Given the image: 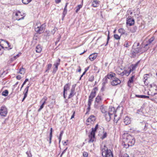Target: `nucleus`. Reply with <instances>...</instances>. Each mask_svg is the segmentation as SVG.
<instances>
[{"label": "nucleus", "mask_w": 157, "mask_h": 157, "mask_svg": "<svg viewBox=\"0 0 157 157\" xmlns=\"http://www.w3.org/2000/svg\"><path fill=\"white\" fill-rule=\"evenodd\" d=\"M149 45L147 44L144 47L140 46L139 47L141 51V53H142L147 51L149 48Z\"/></svg>", "instance_id": "nucleus-13"}, {"label": "nucleus", "mask_w": 157, "mask_h": 157, "mask_svg": "<svg viewBox=\"0 0 157 157\" xmlns=\"http://www.w3.org/2000/svg\"><path fill=\"white\" fill-rule=\"evenodd\" d=\"M45 25L43 24L41 25L40 26H37V27H35V30L38 34H41L43 33L45 28Z\"/></svg>", "instance_id": "nucleus-6"}, {"label": "nucleus", "mask_w": 157, "mask_h": 157, "mask_svg": "<svg viewBox=\"0 0 157 157\" xmlns=\"http://www.w3.org/2000/svg\"><path fill=\"white\" fill-rule=\"evenodd\" d=\"M57 30V28L55 27L51 31V33L54 34Z\"/></svg>", "instance_id": "nucleus-46"}, {"label": "nucleus", "mask_w": 157, "mask_h": 157, "mask_svg": "<svg viewBox=\"0 0 157 157\" xmlns=\"http://www.w3.org/2000/svg\"><path fill=\"white\" fill-rule=\"evenodd\" d=\"M124 141L128 143V146H132L135 143L134 138L131 135H128L125 138H124Z\"/></svg>", "instance_id": "nucleus-3"}, {"label": "nucleus", "mask_w": 157, "mask_h": 157, "mask_svg": "<svg viewBox=\"0 0 157 157\" xmlns=\"http://www.w3.org/2000/svg\"><path fill=\"white\" fill-rule=\"evenodd\" d=\"M135 96L138 98H148L149 97L148 96H146L145 95H136Z\"/></svg>", "instance_id": "nucleus-24"}, {"label": "nucleus", "mask_w": 157, "mask_h": 157, "mask_svg": "<svg viewBox=\"0 0 157 157\" xmlns=\"http://www.w3.org/2000/svg\"><path fill=\"white\" fill-rule=\"evenodd\" d=\"M83 156L84 157H87L88 156V153L86 152H84L83 153Z\"/></svg>", "instance_id": "nucleus-52"}, {"label": "nucleus", "mask_w": 157, "mask_h": 157, "mask_svg": "<svg viewBox=\"0 0 157 157\" xmlns=\"http://www.w3.org/2000/svg\"><path fill=\"white\" fill-rule=\"evenodd\" d=\"M107 133L106 132H104L102 136L101 137V139L103 140L107 137Z\"/></svg>", "instance_id": "nucleus-44"}, {"label": "nucleus", "mask_w": 157, "mask_h": 157, "mask_svg": "<svg viewBox=\"0 0 157 157\" xmlns=\"http://www.w3.org/2000/svg\"><path fill=\"white\" fill-rule=\"evenodd\" d=\"M98 90L97 87H95L93 89L91 92L90 95L88 97V102H92L93 101L94 98L95 97L97 91Z\"/></svg>", "instance_id": "nucleus-5"}, {"label": "nucleus", "mask_w": 157, "mask_h": 157, "mask_svg": "<svg viewBox=\"0 0 157 157\" xmlns=\"http://www.w3.org/2000/svg\"><path fill=\"white\" fill-rule=\"evenodd\" d=\"M103 100L102 97L100 94L96 97L94 102V107L96 109H98L100 105L102 104Z\"/></svg>", "instance_id": "nucleus-4"}, {"label": "nucleus", "mask_w": 157, "mask_h": 157, "mask_svg": "<svg viewBox=\"0 0 157 157\" xmlns=\"http://www.w3.org/2000/svg\"><path fill=\"white\" fill-rule=\"evenodd\" d=\"M47 98L46 97H44L40 102V103H41V105L40 106V108L38 110V112L40 111L41 110L44 108V105L46 103Z\"/></svg>", "instance_id": "nucleus-9"}, {"label": "nucleus", "mask_w": 157, "mask_h": 157, "mask_svg": "<svg viewBox=\"0 0 157 157\" xmlns=\"http://www.w3.org/2000/svg\"><path fill=\"white\" fill-rule=\"evenodd\" d=\"M93 2L98 5L100 2L98 0H94Z\"/></svg>", "instance_id": "nucleus-55"}, {"label": "nucleus", "mask_w": 157, "mask_h": 157, "mask_svg": "<svg viewBox=\"0 0 157 157\" xmlns=\"http://www.w3.org/2000/svg\"><path fill=\"white\" fill-rule=\"evenodd\" d=\"M60 38H61L60 36H59L57 38V40L55 42V43L56 45L57 44L59 41V40L60 39Z\"/></svg>", "instance_id": "nucleus-54"}, {"label": "nucleus", "mask_w": 157, "mask_h": 157, "mask_svg": "<svg viewBox=\"0 0 157 157\" xmlns=\"http://www.w3.org/2000/svg\"><path fill=\"white\" fill-rule=\"evenodd\" d=\"M32 0H22L23 3L25 4H27L31 1Z\"/></svg>", "instance_id": "nucleus-42"}, {"label": "nucleus", "mask_w": 157, "mask_h": 157, "mask_svg": "<svg viewBox=\"0 0 157 157\" xmlns=\"http://www.w3.org/2000/svg\"><path fill=\"white\" fill-rule=\"evenodd\" d=\"M36 52L37 53H40L42 51V48L40 45H38L36 47Z\"/></svg>", "instance_id": "nucleus-31"}, {"label": "nucleus", "mask_w": 157, "mask_h": 157, "mask_svg": "<svg viewBox=\"0 0 157 157\" xmlns=\"http://www.w3.org/2000/svg\"><path fill=\"white\" fill-rule=\"evenodd\" d=\"M58 69V68L55 67V68H54L53 70V73H55L56 71H57Z\"/></svg>", "instance_id": "nucleus-58"}, {"label": "nucleus", "mask_w": 157, "mask_h": 157, "mask_svg": "<svg viewBox=\"0 0 157 157\" xmlns=\"http://www.w3.org/2000/svg\"><path fill=\"white\" fill-rule=\"evenodd\" d=\"M109 39H110V37H109V34L108 35V36H107V42L106 43V44L105 45V46H106L107 45H108V44L109 41Z\"/></svg>", "instance_id": "nucleus-50"}, {"label": "nucleus", "mask_w": 157, "mask_h": 157, "mask_svg": "<svg viewBox=\"0 0 157 157\" xmlns=\"http://www.w3.org/2000/svg\"><path fill=\"white\" fill-rule=\"evenodd\" d=\"M104 114L105 115H104L106 121H109L111 118L112 116L110 115V114L108 113H107V112L106 113H105Z\"/></svg>", "instance_id": "nucleus-17"}, {"label": "nucleus", "mask_w": 157, "mask_h": 157, "mask_svg": "<svg viewBox=\"0 0 157 157\" xmlns=\"http://www.w3.org/2000/svg\"><path fill=\"white\" fill-rule=\"evenodd\" d=\"M16 78L18 80H20L21 78V77L20 75H18L16 77Z\"/></svg>", "instance_id": "nucleus-59"}, {"label": "nucleus", "mask_w": 157, "mask_h": 157, "mask_svg": "<svg viewBox=\"0 0 157 157\" xmlns=\"http://www.w3.org/2000/svg\"><path fill=\"white\" fill-rule=\"evenodd\" d=\"M50 133L49 135V143L51 144V140L52 137V128H50Z\"/></svg>", "instance_id": "nucleus-36"}, {"label": "nucleus", "mask_w": 157, "mask_h": 157, "mask_svg": "<svg viewBox=\"0 0 157 157\" xmlns=\"http://www.w3.org/2000/svg\"><path fill=\"white\" fill-rule=\"evenodd\" d=\"M106 76L108 79L113 80L116 77V74L115 73L111 72Z\"/></svg>", "instance_id": "nucleus-14"}, {"label": "nucleus", "mask_w": 157, "mask_h": 157, "mask_svg": "<svg viewBox=\"0 0 157 157\" xmlns=\"http://www.w3.org/2000/svg\"><path fill=\"white\" fill-rule=\"evenodd\" d=\"M143 123V124H145V126H144V129L145 130H146L147 129V128H146V123L145 122H142Z\"/></svg>", "instance_id": "nucleus-61"}, {"label": "nucleus", "mask_w": 157, "mask_h": 157, "mask_svg": "<svg viewBox=\"0 0 157 157\" xmlns=\"http://www.w3.org/2000/svg\"><path fill=\"white\" fill-rule=\"evenodd\" d=\"M7 72H6L5 71H3V72L2 73L1 72V75L2 76V75H4V74L6 75V74H7Z\"/></svg>", "instance_id": "nucleus-63"}, {"label": "nucleus", "mask_w": 157, "mask_h": 157, "mask_svg": "<svg viewBox=\"0 0 157 157\" xmlns=\"http://www.w3.org/2000/svg\"><path fill=\"white\" fill-rule=\"evenodd\" d=\"M108 79L107 77L106 76H105L104 78L103 79V83L102 84L103 85H104L105 84L107 83L108 82Z\"/></svg>", "instance_id": "nucleus-39"}, {"label": "nucleus", "mask_w": 157, "mask_h": 157, "mask_svg": "<svg viewBox=\"0 0 157 157\" xmlns=\"http://www.w3.org/2000/svg\"><path fill=\"white\" fill-rule=\"evenodd\" d=\"M25 69L21 67L19 69V71L17 73H20L21 74L24 75L25 72Z\"/></svg>", "instance_id": "nucleus-25"}, {"label": "nucleus", "mask_w": 157, "mask_h": 157, "mask_svg": "<svg viewBox=\"0 0 157 157\" xmlns=\"http://www.w3.org/2000/svg\"><path fill=\"white\" fill-rule=\"evenodd\" d=\"M123 157H129V156L128 154L125 153L123 154Z\"/></svg>", "instance_id": "nucleus-62"}, {"label": "nucleus", "mask_w": 157, "mask_h": 157, "mask_svg": "<svg viewBox=\"0 0 157 157\" xmlns=\"http://www.w3.org/2000/svg\"><path fill=\"white\" fill-rule=\"evenodd\" d=\"M71 83H67L65 85L63 88V92L67 91L70 88Z\"/></svg>", "instance_id": "nucleus-21"}, {"label": "nucleus", "mask_w": 157, "mask_h": 157, "mask_svg": "<svg viewBox=\"0 0 157 157\" xmlns=\"http://www.w3.org/2000/svg\"><path fill=\"white\" fill-rule=\"evenodd\" d=\"M98 125L97 124L94 128H92V130L90 134L88 135L89 140L88 143H93L95 140V133L97 132V129L98 128Z\"/></svg>", "instance_id": "nucleus-2"}, {"label": "nucleus", "mask_w": 157, "mask_h": 157, "mask_svg": "<svg viewBox=\"0 0 157 157\" xmlns=\"http://www.w3.org/2000/svg\"><path fill=\"white\" fill-rule=\"evenodd\" d=\"M125 142L124 141V144H123V143L122 144L124 146V147H125V148H127L129 146H128V144H127L125 143Z\"/></svg>", "instance_id": "nucleus-51"}, {"label": "nucleus", "mask_w": 157, "mask_h": 157, "mask_svg": "<svg viewBox=\"0 0 157 157\" xmlns=\"http://www.w3.org/2000/svg\"><path fill=\"white\" fill-rule=\"evenodd\" d=\"M116 111H115V108L114 107H111L109 108V112H108L110 115L112 116L113 114L114 113V117L116 116Z\"/></svg>", "instance_id": "nucleus-15"}, {"label": "nucleus", "mask_w": 157, "mask_h": 157, "mask_svg": "<svg viewBox=\"0 0 157 157\" xmlns=\"http://www.w3.org/2000/svg\"><path fill=\"white\" fill-rule=\"evenodd\" d=\"M140 61H138L136 64H132L131 66L132 67V71H134L135 70L136 68V67L137 66L138 64L140 63Z\"/></svg>", "instance_id": "nucleus-23"}, {"label": "nucleus", "mask_w": 157, "mask_h": 157, "mask_svg": "<svg viewBox=\"0 0 157 157\" xmlns=\"http://www.w3.org/2000/svg\"><path fill=\"white\" fill-rule=\"evenodd\" d=\"M67 147L65 150H63V151L62 152V153L61 155H60V157H62V155H63V154L66 152V150H67Z\"/></svg>", "instance_id": "nucleus-56"}, {"label": "nucleus", "mask_w": 157, "mask_h": 157, "mask_svg": "<svg viewBox=\"0 0 157 157\" xmlns=\"http://www.w3.org/2000/svg\"><path fill=\"white\" fill-rule=\"evenodd\" d=\"M124 46L125 47H128L129 46V45L128 44V42L126 41L125 43H124Z\"/></svg>", "instance_id": "nucleus-53"}, {"label": "nucleus", "mask_w": 157, "mask_h": 157, "mask_svg": "<svg viewBox=\"0 0 157 157\" xmlns=\"http://www.w3.org/2000/svg\"><path fill=\"white\" fill-rule=\"evenodd\" d=\"M82 5H79L76 7L75 12L77 13L79 10L82 7Z\"/></svg>", "instance_id": "nucleus-34"}, {"label": "nucleus", "mask_w": 157, "mask_h": 157, "mask_svg": "<svg viewBox=\"0 0 157 157\" xmlns=\"http://www.w3.org/2000/svg\"><path fill=\"white\" fill-rule=\"evenodd\" d=\"M7 113V109L6 106L4 105L1 107L0 109V115L5 117L6 116Z\"/></svg>", "instance_id": "nucleus-8"}, {"label": "nucleus", "mask_w": 157, "mask_h": 157, "mask_svg": "<svg viewBox=\"0 0 157 157\" xmlns=\"http://www.w3.org/2000/svg\"><path fill=\"white\" fill-rule=\"evenodd\" d=\"M63 131H61L60 132L59 136L58 138V139H59V144H60V141H61V140L62 139V136H63Z\"/></svg>", "instance_id": "nucleus-37"}, {"label": "nucleus", "mask_w": 157, "mask_h": 157, "mask_svg": "<svg viewBox=\"0 0 157 157\" xmlns=\"http://www.w3.org/2000/svg\"><path fill=\"white\" fill-rule=\"evenodd\" d=\"M121 36H119L117 34H115L114 35V38L117 40H119L120 39Z\"/></svg>", "instance_id": "nucleus-43"}, {"label": "nucleus", "mask_w": 157, "mask_h": 157, "mask_svg": "<svg viewBox=\"0 0 157 157\" xmlns=\"http://www.w3.org/2000/svg\"><path fill=\"white\" fill-rule=\"evenodd\" d=\"M124 122L126 125L130 124L131 122L130 118L128 117H125L124 119Z\"/></svg>", "instance_id": "nucleus-18"}, {"label": "nucleus", "mask_w": 157, "mask_h": 157, "mask_svg": "<svg viewBox=\"0 0 157 157\" xmlns=\"http://www.w3.org/2000/svg\"><path fill=\"white\" fill-rule=\"evenodd\" d=\"M91 104H92V102H88H88L87 105H88V107L86 109V114H87V113H88L90 111V109H91L90 106L91 105Z\"/></svg>", "instance_id": "nucleus-26"}, {"label": "nucleus", "mask_w": 157, "mask_h": 157, "mask_svg": "<svg viewBox=\"0 0 157 157\" xmlns=\"http://www.w3.org/2000/svg\"><path fill=\"white\" fill-rule=\"evenodd\" d=\"M135 78V75H133L129 79L128 82V86L130 87H131V83L133 82V79Z\"/></svg>", "instance_id": "nucleus-19"}, {"label": "nucleus", "mask_w": 157, "mask_h": 157, "mask_svg": "<svg viewBox=\"0 0 157 157\" xmlns=\"http://www.w3.org/2000/svg\"><path fill=\"white\" fill-rule=\"evenodd\" d=\"M97 57V54L94 53L90 55L89 56V59L91 61H93Z\"/></svg>", "instance_id": "nucleus-20"}, {"label": "nucleus", "mask_w": 157, "mask_h": 157, "mask_svg": "<svg viewBox=\"0 0 157 157\" xmlns=\"http://www.w3.org/2000/svg\"><path fill=\"white\" fill-rule=\"evenodd\" d=\"M60 59L59 58L57 61H56V62L54 64V65L55 66V67L58 68V66L60 64Z\"/></svg>", "instance_id": "nucleus-29"}, {"label": "nucleus", "mask_w": 157, "mask_h": 157, "mask_svg": "<svg viewBox=\"0 0 157 157\" xmlns=\"http://www.w3.org/2000/svg\"><path fill=\"white\" fill-rule=\"evenodd\" d=\"M128 73H125V75L126 76H128L131 72V71H132V69L130 68V69L128 70Z\"/></svg>", "instance_id": "nucleus-49"}, {"label": "nucleus", "mask_w": 157, "mask_h": 157, "mask_svg": "<svg viewBox=\"0 0 157 157\" xmlns=\"http://www.w3.org/2000/svg\"><path fill=\"white\" fill-rule=\"evenodd\" d=\"M76 84H74L72 86V88L71 90H73L75 91V88L76 86Z\"/></svg>", "instance_id": "nucleus-57"}, {"label": "nucleus", "mask_w": 157, "mask_h": 157, "mask_svg": "<svg viewBox=\"0 0 157 157\" xmlns=\"http://www.w3.org/2000/svg\"><path fill=\"white\" fill-rule=\"evenodd\" d=\"M139 47H137L131 50L130 54V57L134 58L136 56V55L138 53H141V51Z\"/></svg>", "instance_id": "nucleus-7"}, {"label": "nucleus", "mask_w": 157, "mask_h": 157, "mask_svg": "<svg viewBox=\"0 0 157 157\" xmlns=\"http://www.w3.org/2000/svg\"><path fill=\"white\" fill-rule=\"evenodd\" d=\"M75 94V91L72 90H71V92L68 97V98L70 99Z\"/></svg>", "instance_id": "nucleus-27"}, {"label": "nucleus", "mask_w": 157, "mask_h": 157, "mask_svg": "<svg viewBox=\"0 0 157 157\" xmlns=\"http://www.w3.org/2000/svg\"><path fill=\"white\" fill-rule=\"evenodd\" d=\"M154 39L153 37H151L147 42V44L150 45V44L153 41Z\"/></svg>", "instance_id": "nucleus-41"}, {"label": "nucleus", "mask_w": 157, "mask_h": 157, "mask_svg": "<svg viewBox=\"0 0 157 157\" xmlns=\"http://www.w3.org/2000/svg\"><path fill=\"white\" fill-rule=\"evenodd\" d=\"M118 32L121 33V35L124 34H125V30L122 28L119 29L118 30Z\"/></svg>", "instance_id": "nucleus-30"}, {"label": "nucleus", "mask_w": 157, "mask_h": 157, "mask_svg": "<svg viewBox=\"0 0 157 157\" xmlns=\"http://www.w3.org/2000/svg\"><path fill=\"white\" fill-rule=\"evenodd\" d=\"M94 77L93 76V75H91V76L89 78V81L92 82H93L94 80Z\"/></svg>", "instance_id": "nucleus-45"}, {"label": "nucleus", "mask_w": 157, "mask_h": 157, "mask_svg": "<svg viewBox=\"0 0 157 157\" xmlns=\"http://www.w3.org/2000/svg\"><path fill=\"white\" fill-rule=\"evenodd\" d=\"M149 76L148 74H145L143 76V78H144V83L145 84H147V83L146 82V81L147 80L148 77H147V76Z\"/></svg>", "instance_id": "nucleus-32"}, {"label": "nucleus", "mask_w": 157, "mask_h": 157, "mask_svg": "<svg viewBox=\"0 0 157 157\" xmlns=\"http://www.w3.org/2000/svg\"><path fill=\"white\" fill-rule=\"evenodd\" d=\"M52 66V64H48L47 66V69L45 71V72H48L49 70L51 68Z\"/></svg>", "instance_id": "nucleus-40"}, {"label": "nucleus", "mask_w": 157, "mask_h": 157, "mask_svg": "<svg viewBox=\"0 0 157 157\" xmlns=\"http://www.w3.org/2000/svg\"><path fill=\"white\" fill-rule=\"evenodd\" d=\"M100 150L103 157L105 156V157H113V153L111 150L108 149L105 144H102L101 145Z\"/></svg>", "instance_id": "nucleus-1"}, {"label": "nucleus", "mask_w": 157, "mask_h": 157, "mask_svg": "<svg viewBox=\"0 0 157 157\" xmlns=\"http://www.w3.org/2000/svg\"><path fill=\"white\" fill-rule=\"evenodd\" d=\"M134 132L136 134L140 132L139 130H134Z\"/></svg>", "instance_id": "nucleus-64"}, {"label": "nucleus", "mask_w": 157, "mask_h": 157, "mask_svg": "<svg viewBox=\"0 0 157 157\" xmlns=\"http://www.w3.org/2000/svg\"><path fill=\"white\" fill-rule=\"evenodd\" d=\"M137 27L136 26H134L130 29V31L132 33H134L136 32L137 29Z\"/></svg>", "instance_id": "nucleus-28"}, {"label": "nucleus", "mask_w": 157, "mask_h": 157, "mask_svg": "<svg viewBox=\"0 0 157 157\" xmlns=\"http://www.w3.org/2000/svg\"><path fill=\"white\" fill-rule=\"evenodd\" d=\"M100 109L103 113H106L107 112V107L104 105H102L100 106Z\"/></svg>", "instance_id": "nucleus-16"}, {"label": "nucleus", "mask_w": 157, "mask_h": 157, "mask_svg": "<svg viewBox=\"0 0 157 157\" xmlns=\"http://www.w3.org/2000/svg\"><path fill=\"white\" fill-rule=\"evenodd\" d=\"M7 48V47H4L1 44L0 45V56L2 55L3 52V50H4V48Z\"/></svg>", "instance_id": "nucleus-33"}, {"label": "nucleus", "mask_w": 157, "mask_h": 157, "mask_svg": "<svg viewBox=\"0 0 157 157\" xmlns=\"http://www.w3.org/2000/svg\"><path fill=\"white\" fill-rule=\"evenodd\" d=\"M26 154L27 155V156L28 157H32V155L31 153V151H28L26 152Z\"/></svg>", "instance_id": "nucleus-47"}, {"label": "nucleus", "mask_w": 157, "mask_h": 157, "mask_svg": "<svg viewBox=\"0 0 157 157\" xmlns=\"http://www.w3.org/2000/svg\"><path fill=\"white\" fill-rule=\"evenodd\" d=\"M135 23V21L134 19L131 17H128L126 20V24L129 26H132Z\"/></svg>", "instance_id": "nucleus-11"}, {"label": "nucleus", "mask_w": 157, "mask_h": 157, "mask_svg": "<svg viewBox=\"0 0 157 157\" xmlns=\"http://www.w3.org/2000/svg\"><path fill=\"white\" fill-rule=\"evenodd\" d=\"M96 118L94 115L90 116L87 119L86 121L88 122H90L91 124H93L96 120Z\"/></svg>", "instance_id": "nucleus-12"}, {"label": "nucleus", "mask_w": 157, "mask_h": 157, "mask_svg": "<svg viewBox=\"0 0 157 157\" xmlns=\"http://www.w3.org/2000/svg\"><path fill=\"white\" fill-rule=\"evenodd\" d=\"M8 91L7 90H5L3 91L2 93V95L4 96H6L8 95Z\"/></svg>", "instance_id": "nucleus-38"}, {"label": "nucleus", "mask_w": 157, "mask_h": 157, "mask_svg": "<svg viewBox=\"0 0 157 157\" xmlns=\"http://www.w3.org/2000/svg\"><path fill=\"white\" fill-rule=\"evenodd\" d=\"M120 80L116 77L114 78L111 82V84L113 86H116L121 83Z\"/></svg>", "instance_id": "nucleus-10"}, {"label": "nucleus", "mask_w": 157, "mask_h": 157, "mask_svg": "<svg viewBox=\"0 0 157 157\" xmlns=\"http://www.w3.org/2000/svg\"><path fill=\"white\" fill-rule=\"evenodd\" d=\"M29 80V79L28 78H26L25 81L23 82V83L22 84L21 86V88H22L24 86L25 84Z\"/></svg>", "instance_id": "nucleus-48"}, {"label": "nucleus", "mask_w": 157, "mask_h": 157, "mask_svg": "<svg viewBox=\"0 0 157 157\" xmlns=\"http://www.w3.org/2000/svg\"><path fill=\"white\" fill-rule=\"evenodd\" d=\"M29 86H28L25 89L24 91V95L27 96L29 88Z\"/></svg>", "instance_id": "nucleus-35"}, {"label": "nucleus", "mask_w": 157, "mask_h": 157, "mask_svg": "<svg viewBox=\"0 0 157 157\" xmlns=\"http://www.w3.org/2000/svg\"><path fill=\"white\" fill-rule=\"evenodd\" d=\"M68 4V2H67L66 3V5L65 6L64 8V10H63V17L65 16V15L67 13V6Z\"/></svg>", "instance_id": "nucleus-22"}, {"label": "nucleus", "mask_w": 157, "mask_h": 157, "mask_svg": "<svg viewBox=\"0 0 157 157\" xmlns=\"http://www.w3.org/2000/svg\"><path fill=\"white\" fill-rule=\"evenodd\" d=\"M92 6L94 7H96L98 6V5L93 2L92 4Z\"/></svg>", "instance_id": "nucleus-60"}]
</instances>
